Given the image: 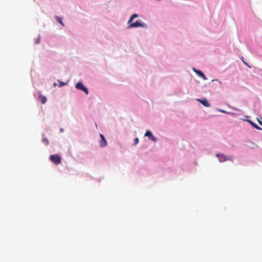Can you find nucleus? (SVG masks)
Returning a JSON list of instances; mask_svg holds the SVG:
<instances>
[{
	"label": "nucleus",
	"instance_id": "39448f33",
	"mask_svg": "<svg viewBox=\"0 0 262 262\" xmlns=\"http://www.w3.org/2000/svg\"><path fill=\"white\" fill-rule=\"evenodd\" d=\"M100 136L101 138V140L99 142L100 146L102 147L106 146L107 145V142L104 136L102 134H100Z\"/></svg>",
	"mask_w": 262,
	"mask_h": 262
},
{
	"label": "nucleus",
	"instance_id": "f257e3e1",
	"mask_svg": "<svg viewBox=\"0 0 262 262\" xmlns=\"http://www.w3.org/2000/svg\"><path fill=\"white\" fill-rule=\"evenodd\" d=\"M138 15L137 14H133L129 20H128V24H129L128 28H137V27H146V25L144 23H142L139 21H136V22L132 23L133 20L134 18H137Z\"/></svg>",
	"mask_w": 262,
	"mask_h": 262
},
{
	"label": "nucleus",
	"instance_id": "f03ea898",
	"mask_svg": "<svg viewBox=\"0 0 262 262\" xmlns=\"http://www.w3.org/2000/svg\"><path fill=\"white\" fill-rule=\"evenodd\" d=\"M51 161L56 165H58L61 162V158L58 155H51L49 158Z\"/></svg>",
	"mask_w": 262,
	"mask_h": 262
},
{
	"label": "nucleus",
	"instance_id": "2eb2a0df",
	"mask_svg": "<svg viewBox=\"0 0 262 262\" xmlns=\"http://www.w3.org/2000/svg\"><path fill=\"white\" fill-rule=\"evenodd\" d=\"M66 84V83H64L63 82H60V84H59V86L60 87V86H63V85H64Z\"/></svg>",
	"mask_w": 262,
	"mask_h": 262
},
{
	"label": "nucleus",
	"instance_id": "f3484780",
	"mask_svg": "<svg viewBox=\"0 0 262 262\" xmlns=\"http://www.w3.org/2000/svg\"><path fill=\"white\" fill-rule=\"evenodd\" d=\"M243 62H244V63L246 65H248L247 63H246L245 61H243Z\"/></svg>",
	"mask_w": 262,
	"mask_h": 262
},
{
	"label": "nucleus",
	"instance_id": "20e7f679",
	"mask_svg": "<svg viewBox=\"0 0 262 262\" xmlns=\"http://www.w3.org/2000/svg\"><path fill=\"white\" fill-rule=\"evenodd\" d=\"M216 156L219 158V161L221 162H223L227 160H230V158H228L227 156L224 154H217Z\"/></svg>",
	"mask_w": 262,
	"mask_h": 262
},
{
	"label": "nucleus",
	"instance_id": "0eeeda50",
	"mask_svg": "<svg viewBox=\"0 0 262 262\" xmlns=\"http://www.w3.org/2000/svg\"><path fill=\"white\" fill-rule=\"evenodd\" d=\"M193 70L198 75L201 77L204 80L207 79L206 76L201 71L195 70V69H193Z\"/></svg>",
	"mask_w": 262,
	"mask_h": 262
},
{
	"label": "nucleus",
	"instance_id": "7ed1b4c3",
	"mask_svg": "<svg viewBox=\"0 0 262 262\" xmlns=\"http://www.w3.org/2000/svg\"><path fill=\"white\" fill-rule=\"evenodd\" d=\"M76 88L78 90L84 91L86 95H88L89 91L86 87H85L81 82H78L76 85Z\"/></svg>",
	"mask_w": 262,
	"mask_h": 262
},
{
	"label": "nucleus",
	"instance_id": "f8f14e48",
	"mask_svg": "<svg viewBox=\"0 0 262 262\" xmlns=\"http://www.w3.org/2000/svg\"><path fill=\"white\" fill-rule=\"evenodd\" d=\"M42 142L43 143V144L46 145H48L49 144V141L47 138H43L42 140Z\"/></svg>",
	"mask_w": 262,
	"mask_h": 262
},
{
	"label": "nucleus",
	"instance_id": "1a4fd4ad",
	"mask_svg": "<svg viewBox=\"0 0 262 262\" xmlns=\"http://www.w3.org/2000/svg\"><path fill=\"white\" fill-rule=\"evenodd\" d=\"M39 100L41 101L42 104H45L47 101V98L46 96H43L41 94L40 92H38Z\"/></svg>",
	"mask_w": 262,
	"mask_h": 262
},
{
	"label": "nucleus",
	"instance_id": "6e6552de",
	"mask_svg": "<svg viewBox=\"0 0 262 262\" xmlns=\"http://www.w3.org/2000/svg\"><path fill=\"white\" fill-rule=\"evenodd\" d=\"M197 100L199 101L200 103H201L203 105L206 107H209L210 105L206 99H204L203 100L198 99Z\"/></svg>",
	"mask_w": 262,
	"mask_h": 262
},
{
	"label": "nucleus",
	"instance_id": "9d476101",
	"mask_svg": "<svg viewBox=\"0 0 262 262\" xmlns=\"http://www.w3.org/2000/svg\"><path fill=\"white\" fill-rule=\"evenodd\" d=\"M247 121L253 126L255 128L257 129H258V130H262V128L259 127V126H258L256 124H255V123H254L253 122H252L251 120H247Z\"/></svg>",
	"mask_w": 262,
	"mask_h": 262
},
{
	"label": "nucleus",
	"instance_id": "9b49d317",
	"mask_svg": "<svg viewBox=\"0 0 262 262\" xmlns=\"http://www.w3.org/2000/svg\"><path fill=\"white\" fill-rule=\"evenodd\" d=\"M55 19L57 22H58L60 24H61L62 26H64V24L62 22V19L61 17H60L58 16H55Z\"/></svg>",
	"mask_w": 262,
	"mask_h": 262
},
{
	"label": "nucleus",
	"instance_id": "ddd939ff",
	"mask_svg": "<svg viewBox=\"0 0 262 262\" xmlns=\"http://www.w3.org/2000/svg\"><path fill=\"white\" fill-rule=\"evenodd\" d=\"M138 142H139L138 138H135V140H134V144H135V145L137 144L138 143Z\"/></svg>",
	"mask_w": 262,
	"mask_h": 262
},
{
	"label": "nucleus",
	"instance_id": "dca6fc26",
	"mask_svg": "<svg viewBox=\"0 0 262 262\" xmlns=\"http://www.w3.org/2000/svg\"><path fill=\"white\" fill-rule=\"evenodd\" d=\"M258 122L262 126V121H260L259 119H257Z\"/></svg>",
	"mask_w": 262,
	"mask_h": 262
},
{
	"label": "nucleus",
	"instance_id": "4468645a",
	"mask_svg": "<svg viewBox=\"0 0 262 262\" xmlns=\"http://www.w3.org/2000/svg\"><path fill=\"white\" fill-rule=\"evenodd\" d=\"M40 37L38 36L36 39H35V42L36 43H38L40 42Z\"/></svg>",
	"mask_w": 262,
	"mask_h": 262
},
{
	"label": "nucleus",
	"instance_id": "423d86ee",
	"mask_svg": "<svg viewBox=\"0 0 262 262\" xmlns=\"http://www.w3.org/2000/svg\"><path fill=\"white\" fill-rule=\"evenodd\" d=\"M145 136L148 137L152 141L156 142L157 141L155 136L152 135L150 130H147L145 134Z\"/></svg>",
	"mask_w": 262,
	"mask_h": 262
}]
</instances>
